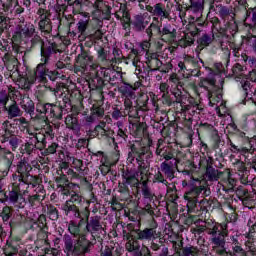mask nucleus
I'll use <instances>...</instances> for the list:
<instances>
[{"label":"nucleus","instance_id":"nucleus-1","mask_svg":"<svg viewBox=\"0 0 256 256\" xmlns=\"http://www.w3.org/2000/svg\"><path fill=\"white\" fill-rule=\"evenodd\" d=\"M64 249L67 256H79L85 255V253H89V249L93 247V243L85 236H81L77 240H73V238L69 235H64Z\"/></svg>","mask_w":256,"mask_h":256},{"label":"nucleus","instance_id":"nucleus-2","mask_svg":"<svg viewBox=\"0 0 256 256\" xmlns=\"http://www.w3.org/2000/svg\"><path fill=\"white\" fill-rule=\"evenodd\" d=\"M30 49H40L41 57H44V61L51 59V55L59 53L57 44L53 42L43 41V38L37 34V32L30 38Z\"/></svg>","mask_w":256,"mask_h":256},{"label":"nucleus","instance_id":"nucleus-3","mask_svg":"<svg viewBox=\"0 0 256 256\" xmlns=\"http://www.w3.org/2000/svg\"><path fill=\"white\" fill-rule=\"evenodd\" d=\"M37 33L35 25L31 23L22 22L16 26L13 34L14 41H22L23 43H28L31 38Z\"/></svg>","mask_w":256,"mask_h":256},{"label":"nucleus","instance_id":"nucleus-4","mask_svg":"<svg viewBox=\"0 0 256 256\" xmlns=\"http://www.w3.org/2000/svg\"><path fill=\"white\" fill-rule=\"evenodd\" d=\"M89 211L84 212V217L86 219V231L90 233L92 237H99L105 233V228L103 227V222H101V216H91Z\"/></svg>","mask_w":256,"mask_h":256},{"label":"nucleus","instance_id":"nucleus-5","mask_svg":"<svg viewBox=\"0 0 256 256\" xmlns=\"http://www.w3.org/2000/svg\"><path fill=\"white\" fill-rule=\"evenodd\" d=\"M146 11L151 13L153 21H159V19L160 21H163V19L171 18V8L163 2H158L153 6H146Z\"/></svg>","mask_w":256,"mask_h":256},{"label":"nucleus","instance_id":"nucleus-6","mask_svg":"<svg viewBox=\"0 0 256 256\" xmlns=\"http://www.w3.org/2000/svg\"><path fill=\"white\" fill-rule=\"evenodd\" d=\"M201 193H203L204 197H209L211 192L207 190V187L201 184L199 186H190L189 190L184 194V199L188 201L190 207H197Z\"/></svg>","mask_w":256,"mask_h":256},{"label":"nucleus","instance_id":"nucleus-7","mask_svg":"<svg viewBox=\"0 0 256 256\" xmlns=\"http://www.w3.org/2000/svg\"><path fill=\"white\" fill-rule=\"evenodd\" d=\"M216 81L214 78H204L201 81L200 87H204L206 91H208V99L211 105H215V103H219L222 99L220 89L215 85Z\"/></svg>","mask_w":256,"mask_h":256},{"label":"nucleus","instance_id":"nucleus-8","mask_svg":"<svg viewBox=\"0 0 256 256\" xmlns=\"http://www.w3.org/2000/svg\"><path fill=\"white\" fill-rule=\"evenodd\" d=\"M17 171L19 175H13V179H24L27 183H31L33 181H39V177L33 176L29 173L33 171V167L27 161L23 160L18 164Z\"/></svg>","mask_w":256,"mask_h":256},{"label":"nucleus","instance_id":"nucleus-9","mask_svg":"<svg viewBox=\"0 0 256 256\" xmlns=\"http://www.w3.org/2000/svg\"><path fill=\"white\" fill-rule=\"evenodd\" d=\"M37 15L40 18L39 29L44 33H51L53 31V25L51 24V12L49 10L39 8Z\"/></svg>","mask_w":256,"mask_h":256},{"label":"nucleus","instance_id":"nucleus-10","mask_svg":"<svg viewBox=\"0 0 256 256\" xmlns=\"http://www.w3.org/2000/svg\"><path fill=\"white\" fill-rule=\"evenodd\" d=\"M149 23H151V16H149V14L147 13H144L134 16L131 25L134 31H137V33H141L145 31V29H147Z\"/></svg>","mask_w":256,"mask_h":256},{"label":"nucleus","instance_id":"nucleus-11","mask_svg":"<svg viewBox=\"0 0 256 256\" xmlns=\"http://www.w3.org/2000/svg\"><path fill=\"white\" fill-rule=\"evenodd\" d=\"M15 182L12 183V186L20 195V199H23V197L29 195V185H32V187H37L39 185V180H32V182H27L25 179H15Z\"/></svg>","mask_w":256,"mask_h":256},{"label":"nucleus","instance_id":"nucleus-12","mask_svg":"<svg viewBox=\"0 0 256 256\" xmlns=\"http://www.w3.org/2000/svg\"><path fill=\"white\" fill-rule=\"evenodd\" d=\"M3 61L6 69L11 73L10 77H13L15 73L18 75V77H21V73L19 72V60L15 56L6 54Z\"/></svg>","mask_w":256,"mask_h":256},{"label":"nucleus","instance_id":"nucleus-13","mask_svg":"<svg viewBox=\"0 0 256 256\" xmlns=\"http://www.w3.org/2000/svg\"><path fill=\"white\" fill-rule=\"evenodd\" d=\"M49 59L45 61V57H41V63L37 65L36 70L34 72L35 81H40L41 83H45L47 81V63H49Z\"/></svg>","mask_w":256,"mask_h":256},{"label":"nucleus","instance_id":"nucleus-14","mask_svg":"<svg viewBox=\"0 0 256 256\" xmlns=\"http://www.w3.org/2000/svg\"><path fill=\"white\" fill-rule=\"evenodd\" d=\"M177 165H179V160L177 159H174V162L164 161L160 164V169L167 179H175V168Z\"/></svg>","mask_w":256,"mask_h":256},{"label":"nucleus","instance_id":"nucleus-15","mask_svg":"<svg viewBox=\"0 0 256 256\" xmlns=\"http://www.w3.org/2000/svg\"><path fill=\"white\" fill-rule=\"evenodd\" d=\"M134 233H136L139 241H152V239H157L158 237L155 228L136 229Z\"/></svg>","mask_w":256,"mask_h":256},{"label":"nucleus","instance_id":"nucleus-16","mask_svg":"<svg viewBox=\"0 0 256 256\" xmlns=\"http://www.w3.org/2000/svg\"><path fill=\"white\" fill-rule=\"evenodd\" d=\"M61 209L64 211L66 217H73V219H83V217H81L79 207H77L75 204H71V202H65L62 204Z\"/></svg>","mask_w":256,"mask_h":256},{"label":"nucleus","instance_id":"nucleus-17","mask_svg":"<svg viewBox=\"0 0 256 256\" xmlns=\"http://www.w3.org/2000/svg\"><path fill=\"white\" fill-rule=\"evenodd\" d=\"M159 35L162 39H165L167 43H175V40L177 39V30L168 24L159 30Z\"/></svg>","mask_w":256,"mask_h":256},{"label":"nucleus","instance_id":"nucleus-18","mask_svg":"<svg viewBox=\"0 0 256 256\" xmlns=\"http://www.w3.org/2000/svg\"><path fill=\"white\" fill-rule=\"evenodd\" d=\"M205 227L208 235H212V237L223 233V231H227V224H218L213 221L206 222Z\"/></svg>","mask_w":256,"mask_h":256},{"label":"nucleus","instance_id":"nucleus-19","mask_svg":"<svg viewBox=\"0 0 256 256\" xmlns=\"http://www.w3.org/2000/svg\"><path fill=\"white\" fill-rule=\"evenodd\" d=\"M137 175H139V173L137 172H131L129 170L123 171L122 179L124 185H130L131 187H139L141 182H139Z\"/></svg>","mask_w":256,"mask_h":256},{"label":"nucleus","instance_id":"nucleus-20","mask_svg":"<svg viewBox=\"0 0 256 256\" xmlns=\"http://www.w3.org/2000/svg\"><path fill=\"white\" fill-rule=\"evenodd\" d=\"M20 107L25 111V113L30 115V117L35 115V102H33L29 96L24 95L21 97Z\"/></svg>","mask_w":256,"mask_h":256},{"label":"nucleus","instance_id":"nucleus-21","mask_svg":"<svg viewBox=\"0 0 256 256\" xmlns=\"http://www.w3.org/2000/svg\"><path fill=\"white\" fill-rule=\"evenodd\" d=\"M245 25L249 27V32L252 33V37H256V10L251 9L246 11Z\"/></svg>","mask_w":256,"mask_h":256},{"label":"nucleus","instance_id":"nucleus-22","mask_svg":"<svg viewBox=\"0 0 256 256\" xmlns=\"http://www.w3.org/2000/svg\"><path fill=\"white\" fill-rule=\"evenodd\" d=\"M83 221H85V218H80V221L77 223L75 220H71L68 224V231L73 237H83L84 235L81 234V225H83Z\"/></svg>","mask_w":256,"mask_h":256},{"label":"nucleus","instance_id":"nucleus-23","mask_svg":"<svg viewBox=\"0 0 256 256\" xmlns=\"http://www.w3.org/2000/svg\"><path fill=\"white\" fill-rule=\"evenodd\" d=\"M82 18L79 19L77 23V31L80 35H84L89 28V21H91V16L87 12L81 13Z\"/></svg>","mask_w":256,"mask_h":256},{"label":"nucleus","instance_id":"nucleus-24","mask_svg":"<svg viewBox=\"0 0 256 256\" xmlns=\"http://www.w3.org/2000/svg\"><path fill=\"white\" fill-rule=\"evenodd\" d=\"M93 63V56H91L89 53L82 51L76 59V65L78 67H81V69H85L87 65H91Z\"/></svg>","mask_w":256,"mask_h":256},{"label":"nucleus","instance_id":"nucleus-25","mask_svg":"<svg viewBox=\"0 0 256 256\" xmlns=\"http://www.w3.org/2000/svg\"><path fill=\"white\" fill-rule=\"evenodd\" d=\"M111 133H112L111 128L107 126V122H100L94 128V134L96 135V137H109Z\"/></svg>","mask_w":256,"mask_h":256},{"label":"nucleus","instance_id":"nucleus-26","mask_svg":"<svg viewBox=\"0 0 256 256\" xmlns=\"http://www.w3.org/2000/svg\"><path fill=\"white\" fill-rule=\"evenodd\" d=\"M119 93L123 95V97H126L128 99H135V88L128 84V83H123L119 88H118Z\"/></svg>","mask_w":256,"mask_h":256},{"label":"nucleus","instance_id":"nucleus-27","mask_svg":"<svg viewBox=\"0 0 256 256\" xmlns=\"http://www.w3.org/2000/svg\"><path fill=\"white\" fill-rule=\"evenodd\" d=\"M65 125L68 129H72V131H75L76 133H79V131H81V127L79 126V120L73 114L67 115V117L65 118Z\"/></svg>","mask_w":256,"mask_h":256},{"label":"nucleus","instance_id":"nucleus-28","mask_svg":"<svg viewBox=\"0 0 256 256\" xmlns=\"http://www.w3.org/2000/svg\"><path fill=\"white\" fill-rule=\"evenodd\" d=\"M223 172L218 171L213 166H206L205 177L208 181H219Z\"/></svg>","mask_w":256,"mask_h":256},{"label":"nucleus","instance_id":"nucleus-29","mask_svg":"<svg viewBox=\"0 0 256 256\" xmlns=\"http://www.w3.org/2000/svg\"><path fill=\"white\" fill-rule=\"evenodd\" d=\"M32 140H34V143L37 145V149L40 151H43V149L47 147V136L43 132L33 134Z\"/></svg>","mask_w":256,"mask_h":256},{"label":"nucleus","instance_id":"nucleus-30","mask_svg":"<svg viewBox=\"0 0 256 256\" xmlns=\"http://www.w3.org/2000/svg\"><path fill=\"white\" fill-rule=\"evenodd\" d=\"M228 145H230L232 153H241L242 155H245L246 153H253L251 142L249 141H248L249 147L241 146L239 148V146L235 145L233 141H231V139L228 140Z\"/></svg>","mask_w":256,"mask_h":256},{"label":"nucleus","instance_id":"nucleus-31","mask_svg":"<svg viewBox=\"0 0 256 256\" xmlns=\"http://www.w3.org/2000/svg\"><path fill=\"white\" fill-rule=\"evenodd\" d=\"M131 151H132V153H136L137 163H143V161H145V155H147V157H151V153H149V149L147 147H142L141 149L137 150L135 145H132Z\"/></svg>","mask_w":256,"mask_h":256},{"label":"nucleus","instance_id":"nucleus-32","mask_svg":"<svg viewBox=\"0 0 256 256\" xmlns=\"http://www.w3.org/2000/svg\"><path fill=\"white\" fill-rule=\"evenodd\" d=\"M5 109L7 111L8 119H15V117H21V115H23V111H21L17 102H14L8 107L5 106Z\"/></svg>","mask_w":256,"mask_h":256},{"label":"nucleus","instance_id":"nucleus-33","mask_svg":"<svg viewBox=\"0 0 256 256\" xmlns=\"http://www.w3.org/2000/svg\"><path fill=\"white\" fill-rule=\"evenodd\" d=\"M21 199V194L17 191V189L12 185V189L7 193H5L4 201H9L12 205H15Z\"/></svg>","mask_w":256,"mask_h":256},{"label":"nucleus","instance_id":"nucleus-34","mask_svg":"<svg viewBox=\"0 0 256 256\" xmlns=\"http://www.w3.org/2000/svg\"><path fill=\"white\" fill-rule=\"evenodd\" d=\"M49 115L50 117H52V119H57L58 121H61V119H63V106L50 104Z\"/></svg>","mask_w":256,"mask_h":256},{"label":"nucleus","instance_id":"nucleus-35","mask_svg":"<svg viewBox=\"0 0 256 256\" xmlns=\"http://www.w3.org/2000/svg\"><path fill=\"white\" fill-rule=\"evenodd\" d=\"M227 235L228 231L224 230L216 236H213L211 239V243L214 245V247H225V238L227 237Z\"/></svg>","mask_w":256,"mask_h":256},{"label":"nucleus","instance_id":"nucleus-36","mask_svg":"<svg viewBox=\"0 0 256 256\" xmlns=\"http://www.w3.org/2000/svg\"><path fill=\"white\" fill-rule=\"evenodd\" d=\"M37 193L32 195V196H29V203L33 206L35 205V203H37V201H41L42 199H45V190L43 189V186L41 185H38L37 186Z\"/></svg>","mask_w":256,"mask_h":256},{"label":"nucleus","instance_id":"nucleus-37","mask_svg":"<svg viewBox=\"0 0 256 256\" xmlns=\"http://www.w3.org/2000/svg\"><path fill=\"white\" fill-rule=\"evenodd\" d=\"M213 39H215V36L213 34H203L198 39V44L200 47H209L213 43Z\"/></svg>","mask_w":256,"mask_h":256},{"label":"nucleus","instance_id":"nucleus-38","mask_svg":"<svg viewBox=\"0 0 256 256\" xmlns=\"http://www.w3.org/2000/svg\"><path fill=\"white\" fill-rule=\"evenodd\" d=\"M125 249L128 251V253H133V251H139L141 249V245L139 244V239L134 238V240H131L130 242H126Z\"/></svg>","mask_w":256,"mask_h":256},{"label":"nucleus","instance_id":"nucleus-39","mask_svg":"<svg viewBox=\"0 0 256 256\" xmlns=\"http://www.w3.org/2000/svg\"><path fill=\"white\" fill-rule=\"evenodd\" d=\"M234 191L238 199H244L245 201H249V190H247V188H245L244 186H238Z\"/></svg>","mask_w":256,"mask_h":256},{"label":"nucleus","instance_id":"nucleus-40","mask_svg":"<svg viewBox=\"0 0 256 256\" xmlns=\"http://www.w3.org/2000/svg\"><path fill=\"white\" fill-rule=\"evenodd\" d=\"M7 251L8 253H19V245H17L16 240L7 241L4 253H7Z\"/></svg>","mask_w":256,"mask_h":256},{"label":"nucleus","instance_id":"nucleus-41","mask_svg":"<svg viewBox=\"0 0 256 256\" xmlns=\"http://www.w3.org/2000/svg\"><path fill=\"white\" fill-rule=\"evenodd\" d=\"M191 9L195 12H200L205 9V0H190Z\"/></svg>","mask_w":256,"mask_h":256},{"label":"nucleus","instance_id":"nucleus-42","mask_svg":"<svg viewBox=\"0 0 256 256\" xmlns=\"http://www.w3.org/2000/svg\"><path fill=\"white\" fill-rule=\"evenodd\" d=\"M47 214L52 221H57L59 219V210L53 205H47Z\"/></svg>","mask_w":256,"mask_h":256},{"label":"nucleus","instance_id":"nucleus-43","mask_svg":"<svg viewBox=\"0 0 256 256\" xmlns=\"http://www.w3.org/2000/svg\"><path fill=\"white\" fill-rule=\"evenodd\" d=\"M97 55H98V61L101 63H107L109 61V51L105 50V48L100 47L97 50Z\"/></svg>","mask_w":256,"mask_h":256},{"label":"nucleus","instance_id":"nucleus-44","mask_svg":"<svg viewBox=\"0 0 256 256\" xmlns=\"http://www.w3.org/2000/svg\"><path fill=\"white\" fill-rule=\"evenodd\" d=\"M69 161H72V167H74L76 171H79V173L83 175V171H85V169L83 168V160L76 159L75 157H70Z\"/></svg>","mask_w":256,"mask_h":256},{"label":"nucleus","instance_id":"nucleus-45","mask_svg":"<svg viewBox=\"0 0 256 256\" xmlns=\"http://www.w3.org/2000/svg\"><path fill=\"white\" fill-rule=\"evenodd\" d=\"M199 254V249L195 246L182 248V256H197Z\"/></svg>","mask_w":256,"mask_h":256},{"label":"nucleus","instance_id":"nucleus-46","mask_svg":"<svg viewBox=\"0 0 256 256\" xmlns=\"http://www.w3.org/2000/svg\"><path fill=\"white\" fill-rule=\"evenodd\" d=\"M66 202H70L72 205H79L83 203V196L79 195L77 192H72L70 199L67 200Z\"/></svg>","mask_w":256,"mask_h":256},{"label":"nucleus","instance_id":"nucleus-47","mask_svg":"<svg viewBox=\"0 0 256 256\" xmlns=\"http://www.w3.org/2000/svg\"><path fill=\"white\" fill-rule=\"evenodd\" d=\"M146 63L150 68V71H159V68L161 67V60L159 59H148Z\"/></svg>","mask_w":256,"mask_h":256},{"label":"nucleus","instance_id":"nucleus-48","mask_svg":"<svg viewBox=\"0 0 256 256\" xmlns=\"http://www.w3.org/2000/svg\"><path fill=\"white\" fill-rule=\"evenodd\" d=\"M37 144L34 142L33 138H29V141L24 145V149L28 155H31L35 149H37Z\"/></svg>","mask_w":256,"mask_h":256},{"label":"nucleus","instance_id":"nucleus-49","mask_svg":"<svg viewBox=\"0 0 256 256\" xmlns=\"http://www.w3.org/2000/svg\"><path fill=\"white\" fill-rule=\"evenodd\" d=\"M50 107H51V103L37 104L36 111L41 115H47L49 114Z\"/></svg>","mask_w":256,"mask_h":256},{"label":"nucleus","instance_id":"nucleus-50","mask_svg":"<svg viewBox=\"0 0 256 256\" xmlns=\"http://www.w3.org/2000/svg\"><path fill=\"white\" fill-rule=\"evenodd\" d=\"M233 256H247V251H245L239 243H234Z\"/></svg>","mask_w":256,"mask_h":256},{"label":"nucleus","instance_id":"nucleus-51","mask_svg":"<svg viewBox=\"0 0 256 256\" xmlns=\"http://www.w3.org/2000/svg\"><path fill=\"white\" fill-rule=\"evenodd\" d=\"M149 102V96L142 95L138 98L137 103L143 111H147V103Z\"/></svg>","mask_w":256,"mask_h":256},{"label":"nucleus","instance_id":"nucleus-52","mask_svg":"<svg viewBox=\"0 0 256 256\" xmlns=\"http://www.w3.org/2000/svg\"><path fill=\"white\" fill-rule=\"evenodd\" d=\"M9 27V18L0 16V35H3L6 29Z\"/></svg>","mask_w":256,"mask_h":256},{"label":"nucleus","instance_id":"nucleus-53","mask_svg":"<svg viewBox=\"0 0 256 256\" xmlns=\"http://www.w3.org/2000/svg\"><path fill=\"white\" fill-rule=\"evenodd\" d=\"M18 77H20V78H19V83H20V85H21V87H22L23 89H29V88L31 87L33 81L31 82V80H29V78H26V77H24V76H21V74H20V76H18Z\"/></svg>","mask_w":256,"mask_h":256},{"label":"nucleus","instance_id":"nucleus-54","mask_svg":"<svg viewBox=\"0 0 256 256\" xmlns=\"http://www.w3.org/2000/svg\"><path fill=\"white\" fill-rule=\"evenodd\" d=\"M11 215V207L9 206L4 207L0 213V217H2L3 221H9V219H11Z\"/></svg>","mask_w":256,"mask_h":256},{"label":"nucleus","instance_id":"nucleus-55","mask_svg":"<svg viewBox=\"0 0 256 256\" xmlns=\"http://www.w3.org/2000/svg\"><path fill=\"white\" fill-rule=\"evenodd\" d=\"M5 141H8L9 145H11L12 151H15V149L19 147V138H17L16 136L5 138Z\"/></svg>","mask_w":256,"mask_h":256},{"label":"nucleus","instance_id":"nucleus-56","mask_svg":"<svg viewBox=\"0 0 256 256\" xmlns=\"http://www.w3.org/2000/svg\"><path fill=\"white\" fill-rule=\"evenodd\" d=\"M138 173L141 175V177H147V173H149V168L147 165H145V162H138Z\"/></svg>","mask_w":256,"mask_h":256},{"label":"nucleus","instance_id":"nucleus-57","mask_svg":"<svg viewBox=\"0 0 256 256\" xmlns=\"http://www.w3.org/2000/svg\"><path fill=\"white\" fill-rule=\"evenodd\" d=\"M128 117L132 119H139V109L135 106H132L130 109L126 110Z\"/></svg>","mask_w":256,"mask_h":256},{"label":"nucleus","instance_id":"nucleus-58","mask_svg":"<svg viewBox=\"0 0 256 256\" xmlns=\"http://www.w3.org/2000/svg\"><path fill=\"white\" fill-rule=\"evenodd\" d=\"M4 159L7 163L8 169H9L11 167V165H13V160L15 159V155L13 154V152L7 151L4 154Z\"/></svg>","mask_w":256,"mask_h":256},{"label":"nucleus","instance_id":"nucleus-59","mask_svg":"<svg viewBox=\"0 0 256 256\" xmlns=\"http://www.w3.org/2000/svg\"><path fill=\"white\" fill-rule=\"evenodd\" d=\"M154 183H163V185H168V181L165 179V176H163V173L157 172V174L154 175Z\"/></svg>","mask_w":256,"mask_h":256},{"label":"nucleus","instance_id":"nucleus-60","mask_svg":"<svg viewBox=\"0 0 256 256\" xmlns=\"http://www.w3.org/2000/svg\"><path fill=\"white\" fill-rule=\"evenodd\" d=\"M171 69H173V64H171V62H167L165 64L161 62V65H160V68H158V71H160L161 73H169Z\"/></svg>","mask_w":256,"mask_h":256},{"label":"nucleus","instance_id":"nucleus-61","mask_svg":"<svg viewBox=\"0 0 256 256\" xmlns=\"http://www.w3.org/2000/svg\"><path fill=\"white\" fill-rule=\"evenodd\" d=\"M219 15L222 19H227V17L231 15V12L229 11V8L225 6H220Z\"/></svg>","mask_w":256,"mask_h":256},{"label":"nucleus","instance_id":"nucleus-62","mask_svg":"<svg viewBox=\"0 0 256 256\" xmlns=\"http://www.w3.org/2000/svg\"><path fill=\"white\" fill-rule=\"evenodd\" d=\"M232 73L233 75H235L236 77H238L239 75H242L243 73V66H241V64L236 63L233 67H232Z\"/></svg>","mask_w":256,"mask_h":256},{"label":"nucleus","instance_id":"nucleus-63","mask_svg":"<svg viewBox=\"0 0 256 256\" xmlns=\"http://www.w3.org/2000/svg\"><path fill=\"white\" fill-rule=\"evenodd\" d=\"M142 195L144 197V199H153V197H155V194H153V192L151 191V188H144L142 189Z\"/></svg>","mask_w":256,"mask_h":256},{"label":"nucleus","instance_id":"nucleus-64","mask_svg":"<svg viewBox=\"0 0 256 256\" xmlns=\"http://www.w3.org/2000/svg\"><path fill=\"white\" fill-rule=\"evenodd\" d=\"M92 115L93 117H103V115H105V110L101 107L93 108Z\"/></svg>","mask_w":256,"mask_h":256}]
</instances>
